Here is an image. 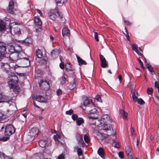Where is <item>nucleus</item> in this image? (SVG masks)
Here are the masks:
<instances>
[{"mask_svg":"<svg viewBox=\"0 0 159 159\" xmlns=\"http://www.w3.org/2000/svg\"><path fill=\"white\" fill-rule=\"evenodd\" d=\"M9 76L11 77V79L8 82L10 88L12 89L14 92H18L20 88L17 84L19 80L18 77L14 72H10L9 74Z\"/></svg>","mask_w":159,"mask_h":159,"instance_id":"1","label":"nucleus"},{"mask_svg":"<svg viewBox=\"0 0 159 159\" xmlns=\"http://www.w3.org/2000/svg\"><path fill=\"white\" fill-rule=\"evenodd\" d=\"M13 22H10L9 24V28H6V23L2 20H0V31L4 34H7L10 32L11 33L12 26L11 24Z\"/></svg>","mask_w":159,"mask_h":159,"instance_id":"2","label":"nucleus"},{"mask_svg":"<svg viewBox=\"0 0 159 159\" xmlns=\"http://www.w3.org/2000/svg\"><path fill=\"white\" fill-rule=\"evenodd\" d=\"M15 132V129L12 125L8 124L6 125L4 133L5 135L11 136Z\"/></svg>","mask_w":159,"mask_h":159,"instance_id":"3","label":"nucleus"},{"mask_svg":"<svg viewBox=\"0 0 159 159\" xmlns=\"http://www.w3.org/2000/svg\"><path fill=\"white\" fill-rule=\"evenodd\" d=\"M39 85L40 89L42 90H47L50 88L49 82L46 80H41L39 83Z\"/></svg>","mask_w":159,"mask_h":159,"instance_id":"4","label":"nucleus"},{"mask_svg":"<svg viewBox=\"0 0 159 159\" xmlns=\"http://www.w3.org/2000/svg\"><path fill=\"white\" fill-rule=\"evenodd\" d=\"M8 52L7 53V56L8 55L9 56V57L10 59H11V57L10 56L11 55L14 53H16V56L18 57H20L21 54L20 51H18L16 50L15 47L12 45H10L8 47Z\"/></svg>","mask_w":159,"mask_h":159,"instance_id":"5","label":"nucleus"},{"mask_svg":"<svg viewBox=\"0 0 159 159\" xmlns=\"http://www.w3.org/2000/svg\"><path fill=\"white\" fill-rule=\"evenodd\" d=\"M94 104L93 102V100L88 97H86L84 98L83 105L85 107H93Z\"/></svg>","mask_w":159,"mask_h":159,"instance_id":"6","label":"nucleus"},{"mask_svg":"<svg viewBox=\"0 0 159 159\" xmlns=\"http://www.w3.org/2000/svg\"><path fill=\"white\" fill-rule=\"evenodd\" d=\"M76 139L78 142V144L80 147L84 148L86 146L83 138V136L79 133L76 134Z\"/></svg>","mask_w":159,"mask_h":159,"instance_id":"7","label":"nucleus"},{"mask_svg":"<svg viewBox=\"0 0 159 159\" xmlns=\"http://www.w3.org/2000/svg\"><path fill=\"white\" fill-rule=\"evenodd\" d=\"M15 111L10 110L9 109L7 110V113H6V115L0 112V121L2 120H6V118L7 117L10 116L9 115H13L15 113Z\"/></svg>","mask_w":159,"mask_h":159,"instance_id":"8","label":"nucleus"},{"mask_svg":"<svg viewBox=\"0 0 159 159\" xmlns=\"http://www.w3.org/2000/svg\"><path fill=\"white\" fill-rule=\"evenodd\" d=\"M21 63V66L20 67H26L30 65V61L28 58H20L19 57Z\"/></svg>","mask_w":159,"mask_h":159,"instance_id":"9","label":"nucleus"},{"mask_svg":"<svg viewBox=\"0 0 159 159\" xmlns=\"http://www.w3.org/2000/svg\"><path fill=\"white\" fill-rule=\"evenodd\" d=\"M15 4H16L14 0H10L8 5L7 11L8 12L11 14H13L14 13V6Z\"/></svg>","mask_w":159,"mask_h":159,"instance_id":"10","label":"nucleus"},{"mask_svg":"<svg viewBox=\"0 0 159 159\" xmlns=\"http://www.w3.org/2000/svg\"><path fill=\"white\" fill-rule=\"evenodd\" d=\"M1 68L6 73H8L10 71L11 67L8 63L1 62L0 63Z\"/></svg>","mask_w":159,"mask_h":159,"instance_id":"11","label":"nucleus"},{"mask_svg":"<svg viewBox=\"0 0 159 159\" xmlns=\"http://www.w3.org/2000/svg\"><path fill=\"white\" fill-rule=\"evenodd\" d=\"M33 39L30 37H27L24 40H19L18 42L28 46L31 44L33 43Z\"/></svg>","mask_w":159,"mask_h":159,"instance_id":"12","label":"nucleus"},{"mask_svg":"<svg viewBox=\"0 0 159 159\" xmlns=\"http://www.w3.org/2000/svg\"><path fill=\"white\" fill-rule=\"evenodd\" d=\"M101 61V65L102 67L105 68L108 67V62L106 61L103 56L100 53L99 55Z\"/></svg>","mask_w":159,"mask_h":159,"instance_id":"13","label":"nucleus"},{"mask_svg":"<svg viewBox=\"0 0 159 159\" xmlns=\"http://www.w3.org/2000/svg\"><path fill=\"white\" fill-rule=\"evenodd\" d=\"M91 108L93 109L90 111V112L89 117V118L93 119H96L97 118V110L96 109L94 108V107H93Z\"/></svg>","mask_w":159,"mask_h":159,"instance_id":"14","label":"nucleus"},{"mask_svg":"<svg viewBox=\"0 0 159 159\" xmlns=\"http://www.w3.org/2000/svg\"><path fill=\"white\" fill-rule=\"evenodd\" d=\"M38 133L39 130L36 128H32L30 130V134L31 136L36 137L38 136Z\"/></svg>","mask_w":159,"mask_h":159,"instance_id":"15","label":"nucleus"},{"mask_svg":"<svg viewBox=\"0 0 159 159\" xmlns=\"http://www.w3.org/2000/svg\"><path fill=\"white\" fill-rule=\"evenodd\" d=\"M70 31L68 28L66 27H64L62 30V34L63 37L65 36H70Z\"/></svg>","mask_w":159,"mask_h":159,"instance_id":"16","label":"nucleus"},{"mask_svg":"<svg viewBox=\"0 0 159 159\" xmlns=\"http://www.w3.org/2000/svg\"><path fill=\"white\" fill-rule=\"evenodd\" d=\"M0 52L7 54L6 52V44L0 41Z\"/></svg>","mask_w":159,"mask_h":159,"instance_id":"17","label":"nucleus"},{"mask_svg":"<svg viewBox=\"0 0 159 159\" xmlns=\"http://www.w3.org/2000/svg\"><path fill=\"white\" fill-rule=\"evenodd\" d=\"M55 11V9L50 10L48 13L49 18L53 20H55L57 17L56 14L54 13Z\"/></svg>","mask_w":159,"mask_h":159,"instance_id":"18","label":"nucleus"},{"mask_svg":"<svg viewBox=\"0 0 159 159\" xmlns=\"http://www.w3.org/2000/svg\"><path fill=\"white\" fill-rule=\"evenodd\" d=\"M125 151L126 153V155L130 157V159H132L131 157L132 155V149L129 146H127L125 147Z\"/></svg>","mask_w":159,"mask_h":159,"instance_id":"19","label":"nucleus"},{"mask_svg":"<svg viewBox=\"0 0 159 159\" xmlns=\"http://www.w3.org/2000/svg\"><path fill=\"white\" fill-rule=\"evenodd\" d=\"M35 98L36 100L40 102H44L47 101L45 98L42 95H36Z\"/></svg>","mask_w":159,"mask_h":159,"instance_id":"20","label":"nucleus"},{"mask_svg":"<svg viewBox=\"0 0 159 159\" xmlns=\"http://www.w3.org/2000/svg\"><path fill=\"white\" fill-rule=\"evenodd\" d=\"M52 57L53 59L58 57V52L57 49H55L52 51L51 52Z\"/></svg>","mask_w":159,"mask_h":159,"instance_id":"21","label":"nucleus"},{"mask_svg":"<svg viewBox=\"0 0 159 159\" xmlns=\"http://www.w3.org/2000/svg\"><path fill=\"white\" fill-rule=\"evenodd\" d=\"M3 98V100L1 101V102H9L11 101V98L9 96H4L2 97V94H0V98Z\"/></svg>","mask_w":159,"mask_h":159,"instance_id":"22","label":"nucleus"},{"mask_svg":"<svg viewBox=\"0 0 159 159\" xmlns=\"http://www.w3.org/2000/svg\"><path fill=\"white\" fill-rule=\"evenodd\" d=\"M98 153L102 158H104L105 157L104 151L102 148H99L98 151Z\"/></svg>","mask_w":159,"mask_h":159,"instance_id":"23","label":"nucleus"},{"mask_svg":"<svg viewBox=\"0 0 159 159\" xmlns=\"http://www.w3.org/2000/svg\"><path fill=\"white\" fill-rule=\"evenodd\" d=\"M34 21L36 25L41 26L42 25V22L39 16H35L34 18Z\"/></svg>","mask_w":159,"mask_h":159,"instance_id":"24","label":"nucleus"},{"mask_svg":"<svg viewBox=\"0 0 159 159\" xmlns=\"http://www.w3.org/2000/svg\"><path fill=\"white\" fill-rule=\"evenodd\" d=\"M35 54L36 58L41 59L43 57V53L39 49L36 50Z\"/></svg>","mask_w":159,"mask_h":159,"instance_id":"25","label":"nucleus"},{"mask_svg":"<svg viewBox=\"0 0 159 159\" xmlns=\"http://www.w3.org/2000/svg\"><path fill=\"white\" fill-rule=\"evenodd\" d=\"M48 141L46 140L42 139L39 142V146L42 148L45 147L47 144Z\"/></svg>","mask_w":159,"mask_h":159,"instance_id":"26","label":"nucleus"},{"mask_svg":"<svg viewBox=\"0 0 159 159\" xmlns=\"http://www.w3.org/2000/svg\"><path fill=\"white\" fill-rule=\"evenodd\" d=\"M77 59L79 63V65L81 66L82 65H86V62L84 60H83L79 56H76Z\"/></svg>","mask_w":159,"mask_h":159,"instance_id":"27","label":"nucleus"},{"mask_svg":"<svg viewBox=\"0 0 159 159\" xmlns=\"http://www.w3.org/2000/svg\"><path fill=\"white\" fill-rule=\"evenodd\" d=\"M13 32L15 35L19 36L21 34L20 29L18 27H15L13 28Z\"/></svg>","mask_w":159,"mask_h":159,"instance_id":"28","label":"nucleus"},{"mask_svg":"<svg viewBox=\"0 0 159 159\" xmlns=\"http://www.w3.org/2000/svg\"><path fill=\"white\" fill-rule=\"evenodd\" d=\"M75 79H74L73 81L69 86V88L70 90H72L76 88V84L75 81Z\"/></svg>","mask_w":159,"mask_h":159,"instance_id":"29","label":"nucleus"},{"mask_svg":"<svg viewBox=\"0 0 159 159\" xmlns=\"http://www.w3.org/2000/svg\"><path fill=\"white\" fill-rule=\"evenodd\" d=\"M2 157L4 159H14L12 157H11L10 156H8L5 154L0 151V157L1 158Z\"/></svg>","mask_w":159,"mask_h":159,"instance_id":"30","label":"nucleus"},{"mask_svg":"<svg viewBox=\"0 0 159 159\" xmlns=\"http://www.w3.org/2000/svg\"><path fill=\"white\" fill-rule=\"evenodd\" d=\"M84 122V119L81 117H79L76 120L77 125L80 126Z\"/></svg>","mask_w":159,"mask_h":159,"instance_id":"31","label":"nucleus"},{"mask_svg":"<svg viewBox=\"0 0 159 159\" xmlns=\"http://www.w3.org/2000/svg\"><path fill=\"white\" fill-rule=\"evenodd\" d=\"M61 138L60 135H54L53 136L54 139L58 142L59 143L62 144V143L59 141V139Z\"/></svg>","mask_w":159,"mask_h":159,"instance_id":"32","label":"nucleus"},{"mask_svg":"<svg viewBox=\"0 0 159 159\" xmlns=\"http://www.w3.org/2000/svg\"><path fill=\"white\" fill-rule=\"evenodd\" d=\"M84 140L86 143H89L90 142V139L89 134L84 135Z\"/></svg>","mask_w":159,"mask_h":159,"instance_id":"33","label":"nucleus"},{"mask_svg":"<svg viewBox=\"0 0 159 159\" xmlns=\"http://www.w3.org/2000/svg\"><path fill=\"white\" fill-rule=\"evenodd\" d=\"M111 125H109V127H108V125L107 124H103V130H105L106 131H108L109 130H111Z\"/></svg>","mask_w":159,"mask_h":159,"instance_id":"34","label":"nucleus"},{"mask_svg":"<svg viewBox=\"0 0 159 159\" xmlns=\"http://www.w3.org/2000/svg\"><path fill=\"white\" fill-rule=\"evenodd\" d=\"M122 112L121 114V117L123 119L128 120V117L127 113L123 110H122Z\"/></svg>","mask_w":159,"mask_h":159,"instance_id":"35","label":"nucleus"},{"mask_svg":"<svg viewBox=\"0 0 159 159\" xmlns=\"http://www.w3.org/2000/svg\"><path fill=\"white\" fill-rule=\"evenodd\" d=\"M75 148L77 150V154L78 156H81L82 154V151L80 148H78V146H76Z\"/></svg>","mask_w":159,"mask_h":159,"instance_id":"36","label":"nucleus"},{"mask_svg":"<svg viewBox=\"0 0 159 159\" xmlns=\"http://www.w3.org/2000/svg\"><path fill=\"white\" fill-rule=\"evenodd\" d=\"M147 66V68L148 70L151 72L152 73L153 72H154L155 71L153 70V67L150 65H149V64L147 63L146 64Z\"/></svg>","mask_w":159,"mask_h":159,"instance_id":"37","label":"nucleus"},{"mask_svg":"<svg viewBox=\"0 0 159 159\" xmlns=\"http://www.w3.org/2000/svg\"><path fill=\"white\" fill-rule=\"evenodd\" d=\"M56 3L57 4H61L63 5L65 2H67V0H55Z\"/></svg>","mask_w":159,"mask_h":159,"instance_id":"38","label":"nucleus"},{"mask_svg":"<svg viewBox=\"0 0 159 159\" xmlns=\"http://www.w3.org/2000/svg\"><path fill=\"white\" fill-rule=\"evenodd\" d=\"M132 97L133 98V101L134 102H136L137 100L138 99V97L137 96H136L135 95V93L134 91H133L132 92Z\"/></svg>","mask_w":159,"mask_h":159,"instance_id":"39","label":"nucleus"},{"mask_svg":"<svg viewBox=\"0 0 159 159\" xmlns=\"http://www.w3.org/2000/svg\"><path fill=\"white\" fill-rule=\"evenodd\" d=\"M65 67L66 70H73V69L71 67V65L70 63H66V64Z\"/></svg>","mask_w":159,"mask_h":159,"instance_id":"40","label":"nucleus"},{"mask_svg":"<svg viewBox=\"0 0 159 159\" xmlns=\"http://www.w3.org/2000/svg\"><path fill=\"white\" fill-rule=\"evenodd\" d=\"M132 48L133 50L136 53L138 52V46L137 45L135 44H132Z\"/></svg>","mask_w":159,"mask_h":159,"instance_id":"41","label":"nucleus"},{"mask_svg":"<svg viewBox=\"0 0 159 159\" xmlns=\"http://www.w3.org/2000/svg\"><path fill=\"white\" fill-rule=\"evenodd\" d=\"M7 136H3L0 138V141H5L8 140L10 138V136L7 135Z\"/></svg>","mask_w":159,"mask_h":159,"instance_id":"42","label":"nucleus"},{"mask_svg":"<svg viewBox=\"0 0 159 159\" xmlns=\"http://www.w3.org/2000/svg\"><path fill=\"white\" fill-rule=\"evenodd\" d=\"M137 101L138 103L140 105H143L145 104V102L141 98H138Z\"/></svg>","mask_w":159,"mask_h":159,"instance_id":"43","label":"nucleus"},{"mask_svg":"<svg viewBox=\"0 0 159 159\" xmlns=\"http://www.w3.org/2000/svg\"><path fill=\"white\" fill-rule=\"evenodd\" d=\"M112 145L115 148H119L118 143L116 142L114 139L113 140Z\"/></svg>","mask_w":159,"mask_h":159,"instance_id":"44","label":"nucleus"},{"mask_svg":"<svg viewBox=\"0 0 159 159\" xmlns=\"http://www.w3.org/2000/svg\"><path fill=\"white\" fill-rule=\"evenodd\" d=\"M55 11L57 13L59 17L60 18H63V15L62 14L58 11L57 8L56 7L55 9Z\"/></svg>","mask_w":159,"mask_h":159,"instance_id":"45","label":"nucleus"},{"mask_svg":"<svg viewBox=\"0 0 159 159\" xmlns=\"http://www.w3.org/2000/svg\"><path fill=\"white\" fill-rule=\"evenodd\" d=\"M153 92V89L152 88L149 87L147 89V93L148 94L152 95Z\"/></svg>","mask_w":159,"mask_h":159,"instance_id":"46","label":"nucleus"},{"mask_svg":"<svg viewBox=\"0 0 159 159\" xmlns=\"http://www.w3.org/2000/svg\"><path fill=\"white\" fill-rule=\"evenodd\" d=\"M66 78L65 77H63L62 78L61 80V85L64 84L66 81Z\"/></svg>","mask_w":159,"mask_h":159,"instance_id":"47","label":"nucleus"},{"mask_svg":"<svg viewBox=\"0 0 159 159\" xmlns=\"http://www.w3.org/2000/svg\"><path fill=\"white\" fill-rule=\"evenodd\" d=\"M7 54L0 52V61H2L4 57H6V56H7Z\"/></svg>","mask_w":159,"mask_h":159,"instance_id":"48","label":"nucleus"},{"mask_svg":"<svg viewBox=\"0 0 159 159\" xmlns=\"http://www.w3.org/2000/svg\"><path fill=\"white\" fill-rule=\"evenodd\" d=\"M95 99L98 101L102 102V101L101 98V96L100 95H97L95 97Z\"/></svg>","mask_w":159,"mask_h":159,"instance_id":"49","label":"nucleus"},{"mask_svg":"<svg viewBox=\"0 0 159 159\" xmlns=\"http://www.w3.org/2000/svg\"><path fill=\"white\" fill-rule=\"evenodd\" d=\"M74 111L72 109H70L66 111V114L67 115H71L73 113Z\"/></svg>","mask_w":159,"mask_h":159,"instance_id":"50","label":"nucleus"},{"mask_svg":"<svg viewBox=\"0 0 159 159\" xmlns=\"http://www.w3.org/2000/svg\"><path fill=\"white\" fill-rule=\"evenodd\" d=\"M94 38L97 42H98L99 41L98 34L96 32L94 33Z\"/></svg>","mask_w":159,"mask_h":159,"instance_id":"51","label":"nucleus"},{"mask_svg":"<svg viewBox=\"0 0 159 159\" xmlns=\"http://www.w3.org/2000/svg\"><path fill=\"white\" fill-rule=\"evenodd\" d=\"M72 119L75 120H76L77 119H78V116L75 114H73L72 115Z\"/></svg>","mask_w":159,"mask_h":159,"instance_id":"52","label":"nucleus"},{"mask_svg":"<svg viewBox=\"0 0 159 159\" xmlns=\"http://www.w3.org/2000/svg\"><path fill=\"white\" fill-rule=\"evenodd\" d=\"M26 112L27 111L25 110H24L21 112V114L25 118H26L27 117Z\"/></svg>","mask_w":159,"mask_h":159,"instance_id":"53","label":"nucleus"},{"mask_svg":"<svg viewBox=\"0 0 159 159\" xmlns=\"http://www.w3.org/2000/svg\"><path fill=\"white\" fill-rule=\"evenodd\" d=\"M119 157L120 158H123L124 157V153L123 152H120L118 153Z\"/></svg>","mask_w":159,"mask_h":159,"instance_id":"54","label":"nucleus"},{"mask_svg":"<svg viewBox=\"0 0 159 159\" xmlns=\"http://www.w3.org/2000/svg\"><path fill=\"white\" fill-rule=\"evenodd\" d=\"M57 95L60 96L62 93V92L61 89H58L57 91Z\"/></svg>","mask_w":159,"mask_h":159,"instance_id":"55","label":"nucleus"},{"mask_svg":"<svg viewBox=\"0 0 159 159\" xmlns=\"http://www.w3.org/2000/svg\"><path fill=\"white\" fill-rule=\"evenodd\" d=\"M60 68L62 69H63L65 68V65L64 62H61L59 64Z\"/></svg>","mask_w":159,"mask_h":159,"instance_id":"56","label":"nucleus"},{"mask_svg":"<svg viewBox=\"0 0 159 159\" xmlns=\"http://www.w3.org/2000/svg\"><path fill=\"white\" fill-rule=\"evenodd\" d=\"M57 159H65L64 156L63 154H61L58 157Z\"/></svg>","mask_w":159,"mask_h":159,"instance_id":"57","label":"nucleus"},{"mask_svg":"<svg viewBox=\"0 0 159 159\" xmlns=\"http://www.w3.org/2000/svg\"><path fill=\"white\" fill-rule=\"evenodd\" d=\"M154 85L155 87L157 88L159 87V84L158 83L157 81H156L155 82Z\"/></svg>","mask_w":159,"mask_h":159,"instance_id":"58","label":"nucleus"},{"mask_svg":"<svg viewBox=\"0 0 159 159\" xmlns=\"http://www.w3.org/2000/svg\"><path fill=\"white\" fill-rule=\"evenodd\" d=\"M124 22L125 24L127 25H130L131 24L130 22L129 21H127L126 20H125L124 21Z\"/></svg>","mask_w":159,"mask_h":159,"instance_id":"59","label":"nucleus"},{"mask_svg":"<svg viewBox=\"0 0 159 159\" xmlns=\"http://www.w3.org/2000/svg\"><path fill=\"white\" fill-rule=\"evenodd\" d=\"M59 58L61 62H64V58L61 56H59Z\"/></svg>","mask_w":159,"mask_h":159,"instance_id":"60","label":"nucleus"},{"mask_svg":"<svg viewBox=\"0 0 159 159\" xmlns=\"http://www.w3.org/2000/svg\"><path fill=\"white\" fill-rule=\"evenodd\" d=\"M131 135L132 136H134L135 133L134 132V129L132 127H131Z\"/></svg>","mask_w":159,"mask_h":159,"instance_id":"61","label":"nucleus"},{"mask_svg":"<svg viewBox=\"0 0 159 159\" xmlns=\"http://www.w3.org/2000/svg\"><path fill=\"white\" fill-rule=\"evenodd\" d=\"M118 79L120 83H121L122 80V77L121 75H120L118 76Z\"/></svg>","mask_w":159,"mask_h":159,"instance_id":"62","label":"nucleus"},{"mask_svg":"<svg viewBox=\"0 0 159 159\" xmlns=\"http://www.w3.org/2000/svg\"><path fill=\"white\" fill-rule=\"evenodd\" d=\"M37 12L40 14V16H43V14H42V12L40 10L37 9Z\"/></svg>","mask_w":159,"mask_h":159,"instance_id":"63","label":"nucleus"},{"mask_svg":"<svg viewBox=\"0 0 159 159\" xmlns=\"http://www.w3.org/2000/svg\"><path fill=\"white\" fill-rule=\"evenodd\" d=\"M34 107H36V108H40V107H39V106H38L36 104L34 100Z\"/></svg>","mask_w":159,"mask_h":159,"instance_id":"64","label":"nucleus"}]
</instances>
